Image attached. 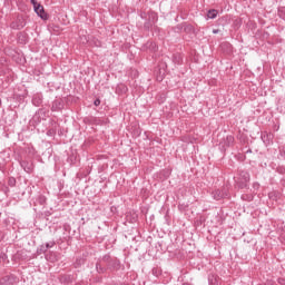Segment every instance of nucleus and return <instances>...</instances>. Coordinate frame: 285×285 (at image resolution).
Wrapping results in <instances>:
<instances>
[{"mask_svg": "<svg viewBox=\"0 0 285 285\" xmlns=\"http://www.w3.org/2000/svg\"><path fill=\"white\" fill-rule=\"evenodd\" d=\"M248 181H250V175H248V171H240L238 177L240 188H244Z\"/></svg>", "mask_w": 285, "mask_h": 285, "instance_id": "nucleus-1", "label": "nucleus"}, {"mask_svg": "<svg viewBox=\"0 0 285 285\" xmlns=\"http://www.w3.org/2000/svg\"><path fill=\"white\" fill-rule=\"evenodd\" d=\"M33 8L38 17H41L42 19H48V16H46V11L43 10V6L33 3Z\"/></svg>", "mask_w": 285, "mask_h": 285, "instance_id": "nucleus-2", "label": "nucleus"}, {"mask_svg": "<svg viewBox=\"0 0 285 285\" xmlns=\"http://www.w3.org/2000/svg\"><path fill=\"white\" fill-rule=\"evenodd\" d=\"M215 17H217V10H215V9L209 10L208 13H207V18L208 19H215Z\"/></svg>", "mask_w": 285, "mask_h": 285, "instance_id": "nucleus-3", "label": "nucleus"}, {"mask_svg": "<svg viewBox=\"0 0 285 285\" xmlns=\"http://www.w3.org/2000/svg\"><path fill=\"white\" fill-rule=\"evenodd\" d=\"M21 167L26 170V173H31L32 170L30 167L26 168V163H21Z\"/></svg>", "mask_w": 285, "mask_h": 285, "instance_id": "nucleus-4", "label": "nucleus"}, {"mask_svg": "<svg viewBox=\"0 0 285 285\" xmlns=\"http://www.w3.org/2000/svg\"><path fill=\"white\" fill-rule=\"evenodd\" d=\"M52 246H55V243H53V242H50V243H47V244H46V248H52Z\"/></svg>", "mask_w": 285, "mask_h": 285, "instance_id": "nucleus-5", "label": "nucleus"}, {"mask_svg": "<svg viewBox=\"0 0 285 285\" xmlns=\"http://www.w3.org/2000/svg\"><path fill=\"white\" fill-rule=\"evenodd\" d=\"M94 105H95V106H100V105H101V100L96 99V100L94 101Z\"/></svg>", "mask_w": 285, "mask_h": 285, "instance_id": "nucleus-6", "label": "nucleus"}, {"mask_svg": "<svg viewBox=\"0 0 285 285\" xmlns=\"http://www.w3.org/2000/svg\"><path fill=\"white\" fill-rule=\"evenodd\" d=\"M9 184H10V186H14V184H16L14 178H10V179H9Z\"/></svg>", "mask_w": 285, "mask_h": 285, "instance_id": "nucleus-7", "label": "nucleus"}, {"mask_svg": "<svg viewBox=\"0 0 285 285\" xmlns=\"http://www.w3.org/2000/svg\"><path fill=\"white\" fill-rule=\"evenodd\" d=\"M153 22L155 23L156 19H157V13H153Z\"/></svg>", "mask_w": 285, "mask_h": 285, "instance_id": "nucleus-8", "label": "nucleus"}, {"mask_svg": "<svg viewBox=\"0 0 285 285\" xmlns=\"http://www.w3.org/2000/svg\"><path fill=\"white\" fill-rule=\"evenodd\" d=\"M278 283H279V284H284V283H285L284 278H279V279H278Z\"/></svg>", "mask_w": 285, "mask_h": 285, "instance_id": "nucleus-9", "label": "nucleus"}, {"mask_svg": "<svg viewBox=\"0 0 285 285\" xmlns=\"http://www.w3.org/2000/svg\"><path fill=\"white\" fill-rule=\"evenodd\" d=\"M157 80H158V81H163V80H164V77H157Z\"/></svg>", "mask_w": 285, "mask_h": 285, "instance_id": "nucleus-10", "label": "nucleus"}, {"mask_svg": "<svg viewBox=\"0 0 285 285\" xmlns=\"http://www.w3.org/2000/svg\"><path fill=\"white\" fill-rule=\"evenodd\" d=\"M214 35H217L219 31L218 30H213Z\"/></svg>", "mask_w": 285, "mask_h": 285, "instance_id": "nucleus-11", "label": "nucleus"}]
</instances>
